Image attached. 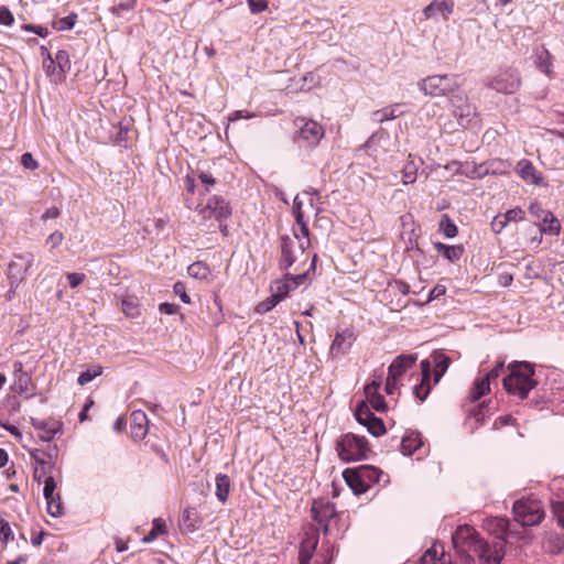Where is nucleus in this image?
I'll use <instances>...</instances> for the list:
<instances>
[{
  "instance_id": "nucleus-1",
  "label": "nucleus",
  "mask_w": 564,
  "mask_h": 564,
  "mask_svg": "<svg viewBox=\"0 0 564 564\" xmlns=\"http://www.w3.org/2000/svg\"><path fill=\"white\" fill-rule=\"evenodd\" d=\"M510 373L503 378V388L509 394L525 399L536 386L533 379L534 369L529 362H513L509 366Z\"/></svg>"
},
{
  "instance_id": "nucleus-2",
  "label": "nucleus",
  "mask_w": 564,
  "mask_h": 564,
  "mask_svg": "<svg viewBox=\"0 0 564 564\" xmlns=\"http://www.w3.org/2000/svg\"><path fill=\"white\" fill-rule=\"evenodd\" d=\"M308 246L310 241L301 240L297 234H293V236H282L279 268L281 270H288L297 262H305L307 260L305 250Z\"/></svg>"
},
{
  "instance_id": "nucleus-3",
  "label": "nucleus",
  "mask_w": 564,
  "mask_h": 564,
  "mask_svg": "<svg viewBox=\"0 0 564 564\" xmlns=\"http://www.w3.org/2000/svg\"><path fill=\"white\" fill-rule=\"evenodd\" d=\"M417 87L426 96L442 97L454 94L459 88V83L454 74L432 75L420 80Z\"/></svg>"
},
{
  "instance_id": "nucleus-4",
  "label": "nucleus",
  "mask_w": 564,
  "mask_h": 564,
  "mask_svg": "<svg viewBox=\"0 0 564 564\" xmlns=\"http://www.w3.org/2000/svg\"><path fill=\"white\" fill-rule=\"evenodd\" d=\"M336 449L339 458L349 463L366 459L369 446L365 437L347 433L337 442Z\"/></svg>"
},
{
  "instance_id": "nucleus-5",
  "label": "nucleus",
  "mask_w": 564,
  "mask_h": 564,
  "mask_svg": "<svg viewBox=\"0 0 564 564\" xmlns=\"http://www.w3.org/2000/svg\"><path fill=\"white\" fill-rule=\"evenodd\" d=\"M512 511L514 519L522 525H536L544 519V511L535 500H517Z\"/></svg>"
},
{
  "instance_id": "nucleus-6",
  "label": "nucleus",
  "mask_w": 564,
  "mask_h": 564,
  "mask_svg": "<svg viewBox=\"0 0 564 564\" xmlns=\"http://www.w3.org/2000/svg\"><path fill=\"white\" fill-rule=\"evenodd\" d=\"M521 85L520 74L516 68L499 70L487 84L488 87L500 94L511 95L518 91Z\"/></svg>"
},
{
  "instance_id": "nucleus-7",
  "label": "nucleus",
  "mask_w": 564,
  "mask_h": 564,
  "mask_svg": "<svg viewBox=\"0 0 564 564\" xmlns=\"http://www.w3.org/2000/svg\"><path fill=\"white\" fill-rule=\"evenodd\" d=\"M34 261V256L31 252L14 254L8 264V279L10 282V293L25 279L28 270Z\"/></svg>"
},
{
  "instance_id": "nucleus-8",
  "label": "nucleus",
  "mask_w": 564,
  "mask_h": 564,
  "mask_svg": "<svg viewBox=\"0 0 564 564\" xmlns=\"http://www.w3.org/2000/svg\"><path fill=\"white\" fill-rule=\"evenodd\" d=\"M484 539L470 525H459L452 535V542L458 554L475 552V544L481 543Z\"/></svg>"
},
{
  "instance_id": "nucleus-9",
  "label": "nucleus",
  "mask_w": 564,
  "mask_h": 564,
  "mask_svg": "<svg viewBox=\"0 0 564 564\" xmlns=\"http://www.w3.org/2000/svg\"><path fill=\"white\" fill-rule=\"evenodd\" d=\"M505 541L487 542L475 544L474 554L478 557L479 564H501L505 556Z\"/></svg>"
},
{
  "instance_id": "nucleus-10",
  "label": "nucleus",
  "mask_w": 564,
  "mask_h": 564,
  "mask_svg": "<svg viewBox=\"0 0 564 564\" xmlns=\"http://www.w3.org/2000/svg\"><path fill=\"white\" fill-rule=\"evenodd\" d=\"M13 384L11 390L26 399L32 398L35 392V386L31 373L25 371L21 361H14L13 365Z\"/></svg>"
},
{
  "instance_id": "nucleus-11",
  "label": "nucleus",
  "mask_w": 564,
  "mask_h": 564,
  "mask_svg": "<svg viewBox=\"0 0 564 564\" xmlns=\"http://www.w3.org/2000/svg\"><path fill=\"white\" fill-rule=\"evenodd\" d=\"M355 416L358 423L366 426L372 436L378 437L386 433L383 421L373 415L365 401L357 405Z\"/></svg>"
},
{
  "instance_id": "nucleus-12",
  "label": "nucleus",
  "mask_w": 564,
  "mask_h": 564,
  "mask_svg": "<svg viewBox=\"0 0 564 564\" xmlns=\"http://www.w3.org/2000/svg\"><path fill=\"white\" fill-rule=\"evenodd\" d=\"M296 124L300 126L299 140L304 147H316L324 137L323 127L315 120L299 119Z\"/></svg>"
},
{
  "instance_id": "nucleus-13",
  "label": "nucleus",
  "mask_w": 564,
  "mask_h": 564,
  "mask_svg": "<svg viewBox=\"0 0 564 564\" xmlns=\"http://www.w3.org/2000/svg\"><path fill=\"white\" fill-rule=\"evenodd\" d=\"M199 214L204 219L214 218L217 221H223L231 215V208L223 197L213 196L199 209Z\"/></svg>"
},
{
  "instance_id": "nucleus-14",
  "label": "nucleus",
  "mask_w": 564,
  "mask_h": 564,
  "mask_svg": "<svg viewBox=\"0 0 564 564\" xmlns=\"http://www.w3.org/2000/svg\"><path fill=\"white\" fill-rule=\"evenodd\" d=\"M451 102L454 107V115L457 118L459 126L466 127L476 115L475 108L467 102L465 96L460 94L453 95L451 97Z\"/></svg>"
},
{
  "instance_id": "nucleus-15",
  "label": "nucleus",
  "mask_w": 564,
  "mask_h": 564,
  "mask_svg": "<svg viewBox=\"0 0 564 564\" xmlns=\"http://www.w3.org/2000/svg\"><path fill=\"white\" fill-rule=\"evenodd\" d=\"M517 173L528 184L546 186L542 173L527 159H522L518 162Z\"/></svg>"
},
{
  "instance_id": "nucleus-16",
  "label": "nucleus",
  "mask_w": 564,
  "mask_h": 564,
  "mask_svg": "<svg viewBox=\"0 0 564 564\" xmlns=\"http://www.w3.org/2000/svg\"><path fill=\"white\" fill-rule=\"evenodd\" d=\"M31 424L35 430L42 432L40 438L44 442H50L56 434L62 433L63 424L56 420H40L31 419Z\"/></svg>"
},
{
  "instance_id": "nucleus-17",
  "label": "nucleus",
  "mask_w": 564,
  "mask_h": 564,
  "mask_svg": "<svg viewBox=\"0 0 564 564\" xmlns=\"http://www.w3.org/2000/svg\"><path fill=\"white\" fill-rule=\"evenodd\" d=\"M336 513L334 505L314 501L312 506L313 519L323 528L324 533L328 532V520Z\"/></svg>"
},
{
  "instance_id": "nucleus-18",
  "label": "nucleus",
  "mask_w": 564,
  "mask_h": 564,
  "mask_svg": "<svg viewBox=\"0 0 564 564\" xmlns=\"http://www.w3.org/2000/svg\"><path fill=\"white\" fill-rule=\"evenodd\" d=\"M30 456L37 466L34 470V480L37 481V484H41L43 477L46 474L52 473V470L55 468V465H51L47 462V457L45 456L44 451L42 448L32 449L30 452Z\"/></svg>"
},
{
  "instance_id": "nucleus-19",
  "label": "nucleus",
  "mask_w": 564,
  "mask_h": 564,
  "mask_svg": "<svg viewBox=\"0 0 564 564\" xmlns=\"http://www.w3.org/2000/svg\"><path fill=\"white\" fill-rule=\"evenodd\" d=\"M343 477L356 495L365 494L367 491L368 484L365 482V477L360 467L345 469Z\"/></svg>"
},
{
  "instance_id": "nucleus-20",
  "label": "nucleus",
  "mask_w": 564,
  "mask_h": 564,
  "mask_svg": "<svg viewBox=\"0 0 564 564\" xmlns=\"http://www.w3.org/2000/svg\"><path fill=\"white\" fill-rule=\"evenodd\" d=\"M422 379L421 383L413 388L414 395L420 400L424 401L430 393V379L432 372V362L429 359L421 361Z\"/></svg>"
},
{
  "instance_id": "nucleus-21",
  "label": "nucleus",
  "mask_w": 564,
  "mask_h": 564,
  "mask_svg": "<svg viewBox=\"0 0 564 564\" xmlns=\"http://www.w3.org/2000/svg\"><path fill=\"white\" fill-rule=\"evenodd\" d=\"M454 9L453 0H433L429 6L423 9L425 19L435 18L441 14L444 19H447L452 14Z\"/></svg>"
},
{
  "instance_id": "nucleus-22",
  "label": "nucleus",
  "mask_w": 564,
  "mask_h": 564,
  "mask_svg": "<svg viewBox=\"0 0 564 564\" xmlns=\"http://www.w3.org/2000/svg\"><path fill=\"white\" fill-rule=\"evenodd\" d=\"M354 340V333L349 329L337 333L330 346V354L333 356L346 354L351 347Z\"/></svg>"
},
{
  "instance_id": "nucleus-23",
  "label": "nucleus",
  "mask_w": 564,
  "mask_h": 564,
  "mask_svg": "<svg viewBox=\"0 0 564 564\" xmlns=\"http://www.w3.org/2000/svg\"><path fill=\"white\" fill-rule=\"evenodd\" d=\"M131 436L134 440H143L148 433L149 420L147 414L141 410L131 413Z\"/></svg>"
},
{
  "instance_id": "nucleus-24",
  "label": "nucleus",
  "mask_w": 564,
  "mask_h": 564,
  "mask_svg": "<svg viewBox=\"0 0 564 564\" xmlns=\"http://www.w3.org/2000/svg\"><path fill=\"white\" fill-rule=\"evenodd\" d=\"M416 355H400L389 366L388 373L391 378L399 379L402 375L414 366Z\"/></svg>"
},
{
  "instance_id": "nucleus-25",
  "label": "nucleus",
  "mask_w": 564,
  "mask_h": 564,
  "mask_svg": "<svg viewBox=\"0 0 564 564\" xmlns=\"http://www.w3.org/2000/svg\"><path fill=\"white\" fill-rule=\"evenodd\" d=\"M402 104L397 102L391 106L371 112V120L377 123H383L393 120L403 115L401 110Z\"/></svg>"
},
{
  "instance_id": "nucleus-26",
  "label": "nucleus",
  "mask_w": 564,
  "mask_h": 564,
  "mask_svg": "<svg viewBox=\"0 0 564 564\" xmlns=\"http://www.w3.org/2000/svg\"><path fill=\"white\" fill-rule=\"evenodd\" d=\"M485 528L490 534L496 535L499 541H503L509 528V521L505 518H491L486 521Z\"/></svg>"
},
{
  "instance_id": "nucleus-27",
  "label": "nucleus",
  "mask_w": 564,
  "mask_h": 564,
  "mask_svg": "<svg viewBox=\"0 0 564 564\" xmlns=\"http://www.w3.org/2000/svg\"><path fill=\"white\" fill-rule=\"evenodd\" d=\"M423 445L421 434L417 432H411L403 436L401 440V452L403 455H412Z\"/></svg>"
},
{
  "instance_id": "nucleus-28",
  "label": "nucleus",
  "mask_w": 564,
  "mask_h": 564,
  "mask_svg": "<svg viewBox=\"0 0 564 564\" xmlns=\"http://www.w3.org/2000/svg\"><path fill=\"white\" fill-rule=\"evenodd\" d=\"M432 362L434 365V382L438 383L443 375L446 372L451 359L443 352H434L432 355Z\"/></svg>"
},
{
  "instance_id": "nucleus-29",
  "label": "nucleus",
  "mask_w": 564,
  "mask_h": 564,
  "mask_svg": "<svg viewBox=\"0 0 564 564\" xmlns=\"http://www.w3.org/2000/svg\"><path fill=\"white\" fill-rule=\"evenodd\" d=\"M420 564H445L443 546L433 544L422 555Z\"/></svg>"
},
{
  "instance_id": "nucleus-30",
  "label": "nucleus",
  "mask_w": 564,
  "mask_h": 564,
  "mask_svg": "<svg viewBox=\"0 0 564 564\" xmlns=\"http://www.w3.org/2000/svg\"><path fill=\"white\" fill-rule=\"evenodd\" d=\"M53 59L58 68L56 80H63L65 75L70 70L69 54L64 50H59Z\"/></svg>"
},
{
  "instance_id": "nucleus-31",
  "label": "nucleus",
  "mask_w": 564,
  "mask_h": 564,
  "mask_svg": "<svg viewBox=\"0 0 564 564\" xmlns=\"http://www.w3.org/2000/svg\"><path fill=\"white\" fill-rule=\"evenodd\" d=\"M217 499L225 503L229 496L230 478L225 474H218L215 479Z\"/></svg>"
},
{
  "instance_id": "nucleus-32",
  "label": "nucleus",
  "mask_w": 564,
  "mask_h": 564,
  "mask_svg": "<svg viewBox=\"0 0 564 564\" xmlns=\"http://www.w3.org/2000/svg\"><path fill=\"white\" fill-rule=\"evenodd\" d=\"M182 527L187 532L196 531L198 525V512L195 508H186L182 513Z\"/></svg>"
},
{
  "instance_id": "nucleus-33",
  "label": "nucleus",
  "mask_w": 564,
  "mask_h": 564,
  "mask_svg": "<svg viewBox=\"0 0 564 564\" xmlns=\"http://www.w3.org/2000/svg\"><path fill=\"white\" fill-rule=\"evenodd\" d=\"M378 391L379 390H375V388H365L366 399L373 410L384 412L387 410V403L384 398Z\"/></svg>"
},
{
  "instance_id": "nucleus-34",
  "label": "nucleus",
  "mask_w": 564,
  "mask_h": 564,
  "mask_svg": "<svg viewBox=\"0 0 564 564\" xmlns=\"http://www.w3.org/2000/svg\"><path fill=\"white\" fill-rule=\"evenodd\" d=\"M435 248L449 261L458 260L464 253V248L462 246H447L438 242L435 243Z\"/></svg>"
},
{
  "instance_id": "nucleus-35",
  "label": "nucleus",
  "mask_w": 564,
  "mask_h": 564,
  "mask_svg": "<svg viewBox=\"0 0 564 564\" xmlns=\"http://www.w3.org/2000/svg\"><path fill=\"white\" fill-rule=\"evenodd\" d=\"M560 230L561 224L558 219L551 212L545 214L541 225V232L556 236L560 234Z\"/></svg>"
},
{
  "instance_id": "nucleus-36",
  "label": "nucleus",
  "mask_w": 564,
  "mask_h": 564,
  "mask_svg": "<svg viewBox=\"0 0 564 564\" xmlns=\"http://www.w3.org/2000/svg\"><path fill=\"white\" fill-rule=\"evenodd\" d=\"M41 51H42V56H44L43 67L46 72V75L50 76L52 78V80L57 82L56 74L58 72V68H57L53 57L51 56V53L44 46L41 47Z\"/></svg>"
},
{
  "instance_id": "nucleus-37",
  "label": "nucleus",
  "mask_w": 564,
  "mask_h": 564,
  "mask_svg": "<svg viewBox=\"0 0 564 564\" xmlns=\"http://www.w3.org/2000/svg\"><path fill=\"white\" fill-rule=\"evenodd\" d=\"M122 312L127 317L134 318L140 315V307L135 297H127L121 301Z\"/></svg>"
},
{
  "instance_id": "nucleus-38",
  "label": "nucleus",
  "mask_w": 564,
  "mask_h": 564,
  "mask_svg": "<svg viewBox=\"0 0 564 564\" xmlns=\"http://www.w3.org/2000/svg\"><path fill=\"white\" fill-rule=\"evenodd\" d=\"M490 390V382L488 378H481L475 381L474 388L471 390L470 398L473 401L479 400L482 395H485Z\"/></svg>"
},
{
  "instance_id": "nucleus-39",
  "label": "nucleus",
  "mask_w": 564,
  "mask_h": 564,
  "mask_svg": "<svg viewBox=\"0 0 564 564\" xmlns=\"http://www.w3.org/2000/svg\"><path fill=\"white\" fill-rule=\"evenodd\" d=\"M46 510L47 513L54 518L63 514L64 508L58 492L55 496H52V499L46 500Z\"/></svg>"
},
{
  "instance_id": "nucleus-40",
  "label": "nucleus",
  "mask_w": 564,
  "mask_h": 564,
  "mask_svg": "<svg viewBox=\"0 0 564 564\" xmlns=\"http://www.w3.org/2000/svg\"><path fill=\"white\" fill-rule=\"evenodd\" d=\"M291 290H293V289L290 284V281L286 280L285 276H284V280L275 281L274 284L271 285L272 293L275 294L281 301L284 300L289 295V292Z\"/></svg>"
},
{
  "instance_id": "nucleus-41",
  "label": "nucleus",
  "mask_w": 564,
  "mask_h": 564,
  "mask_svg": "<svg viewBox=\"0 0 564 564\" xmlns=\"http://www.w3.org/2000/svg\"><path fill=\"white\" fill-rule=\"evenodd\" d=\"M102 373V368L100 366H94L83 371L77 378V382L79 386H85L93 381L96 377Z\"/></svg>"
},
{
  "instance_id": "nucleus-42",
  "label": "nucleus",
  "mask_w": 564,
  "mask_h": 564,
  "mask_svg": "<svg viewBox=\"0 0 564 564\" xmlns=\"http://www.w3.org/2000/svg\"><path fill=\"white\" fill-rule=\"evenodd\" d=\"M280 302L281 300L275 294L272 293L271 296L263 300L257 305L256 312L259 314H265L270 312L272 308H274Z\"/></svg>"
},
{
  "instance_id": "nucleus-43",
  "label": "nucleus",
  "mask_w": 564,
  "mask_h": 564,
  "mask_svg": "<svg viewBox=\"0 0 564 564\" xmlns=\"http://www.w3.org/2000/svg\"><path fill=\"white\" fill-rule=\"evenodd\" d=\"M166 532L165 523L161 519H155L153 521V528L149 532L148 535H145L142 541L144 543L152 542L159 534H164Z\"/></svg>"
},
{
  "instance_id": "nucleus-44",
  "label": "nucleus",
  "mask_w": 564,
  "mask_h": 564,
  "mask_svg": "<svg viewBox=\"0 0 564 564\" xmlns=\"http://www.w3.org/2000/svg\"><path fill=\"white\" fill-rule=\"evenodd\" d=\"M187 272L192 278L205 279L208 275V268L203 262H194L187 268Z\"/></svg>"
},
{
  "instance_id": "nucleus-45",
  "label": "nucleus",
  "mask_w": 564,
  "mask_h": 564,
  "mask_svg": "<svg viewBox=\"0 0 564 564\" xmlns=\"http://www.w3.org/2000/svg\"><path fill=\"white\" fill-rule=\"evenodd\" d=\"M440 226L446 238H454L457 235V226L449 219L447 215L442 216Z\"/></svg>"
},
{
  "instance_id": "nucleus-46",
  "label": "nucleus",
  "mask_w": 564,
  "mask_h": 564,
  "mask_svg": "<svg viewBox=\"0 0 564 564\" xmlns=\"http://www.w3.org/2000/svg\"><path fill=\"white\" fill-rule=\"evenodd\" d=\"M536 66L541 72L550 74L552 63L551 55L546 50H543L541 53L538 54Z\"/></svg>"
},
{
  "instance_id": "nucleus-47",
  "label": "nucleus",
  "mask_w": 564,
  "mask_h": 564,
  "mask_svg": "<svg viewBox=\"0 0 564 564\" xmlns=\"http://www.w3.org/2000/svg\"><path fill=\"white\" fill-rule=\"evenodd\" d=\"M362 474H364V477H365V482L367 481H380V476L382 475V471L379 470L378 468L373 467V466H368V465H365V466H361L360 467Z\"/></svg>"
},
{
  "instance_id": "nucleus-48",
  "label": "nucleus",
  "mask_w": 564,
  "mask_h": 564,
  "mask_svg": "<svg viewBox=\"0 0 564 564\" xmlns=\"http://www.w3.org/2000/svg\"><path fill=\"white\" fill-rule=\"evenodd\" d=\"M416 166L413 162H409L403 167L402 181L404 184H412L416 180Z\"/></svg>"
},
{
  "instance_id": "nucleus-49",
  "label": "nucleus",
  "mask_w": 564,
  "mask_h": 564,
  "mask_svg": "<svg viewBox=\"0 0 564 564\" xmlns=\"http://www.w3.org/2000/svg\"><path fill=\"white\" fill-rule=\"evenodd\" d=\"M76 18V14H69L67 17L61 18L54 23V26L58 31L70 30L75 25Z\"/></svg>"
},
{
  "instance_id": "nucleus-50",
  "label": "nucleus",
  "mask_w": 564,
  "mask_h": 564,
  "mask_svg": "<svg viewBox=\"0 0 564 564\" xmlns=\"http://www.w3.org/2000/svg\"><path fill=\"white\" fill-rule=\"evenodd\" d=\"M44 488H43V496L45 500L52 499V496H55L57 492H55L56 489V482L53 476H47L44 479Z\"/></svg>"
},
{
  "instance_id": "nucleus-51",
  "label": "nucleus",
  "mask_w": 564,
  "mask_h": 564,
  "mask_svg": "<svg viewBox=\"0 0 564 564\" xmlns=\"http://www.w3.org/2000/svg\"><path fill=\"white\" fill-rule=\"evenodd\" d=\"M552 512L557 523L564 529V499L552 502Z\"/></svg>"
},
{
  "instance_id": "nucleus-52",
  "label": "nucleus",
  "mask_w": 564,
  "mask_h": 564,
  "mask_svg": "<svg viewBox=\"0 0 564 564\" xmlns=\"http://www.w3.org/2000/svg\"><path fill=\"white\" fill-rule=\"evenodd\" d=\"M12 539V530L9 522L0 518V540L8 543Z\"/></svg>"
},
{
  "instance_id": "nucleus-53",
  "label": "nucleus",
  "mask_w": 564,
  "mask_h": 564,
  "mask_svg": "<svg viewBox=\"0 0 564 564\" xmlns=\"http://www.w3.org/2000/svg\"><path fill=\"white\" fill-rule=\"evenodd\" d=\"M307 275H308V272H303V273H299V274L286 273L285 278H286V280L292 282V284H291L292 289H296L297 286L305 283V281L307 280Z\"/></svg>"
},
{
  "instance_id": "nucleus-54",
  "label": "nucleus",
  "mask_w": 564,
  "mask_h": 564,
  "mask_svg": "<svg viewBox=\"0 0 564 564\" xmlns=\"http://www.w3.org/2000/svg\"><path fill=\"white\" fill-rule=\"evenodd\" d=\"M316 545H317V540L314 542V544L311 549H307L305 546L301 547L300 555H299L300 564H310V561L313 556V551L315 550Z\"/></svg>"
},
{
  "instance_id": "nucleus-55",
  "label": "nucleus",
  "mask_w": 564,
  "mask_h": 564,
  "mask_svg": "<svg viewBox=\"0 0 564 564\" xmlns=\"http://www.w3.org/2000/svg\"><path fill=\"white\" fill-rule=\"evenodd\" d=\"M529 213L535 217V218H539V219H542L544 218L545 214H549L550 210H545L542 208L541 204L538 203V202H533L530 204L529 206Z\"/></svg>"
},
{
  "instance_id": "nucleus-56",
  "label": "nucleus",
  "mask_w": 564,
  "mask_h": 564,
  "mask_svg": "<svg viewBox=\"0 0 564 564\" xmlns=\"http://www.w3.org/2000/svg\"><path fill=\"white\" fill-rule=\"evenodd\" d=\"M247 3L252 13H260L268 8L265 0H247Z\"/></svg>"
},
{
  "instance_id": "nucleus-57",
  "label": "nucleus",
  "mask_w": 564,
  "mask_h": 564,
  "mask_svg": "<svg viewBox=\"0 0 564 564\" xmlns=\"http://www.w3.org/2000/svg\"><path fill=\"white\" fill-rule=\"evenodd\" d=\"M21 163L25 169L31 170V171H34L39 167L37 162L34 160L33 155L29 152L22 154Z\"/></svg>"
},
{
  "instance_id": "nucleus-58",
  "label": "nucleus",
  "mask_w": 564,
  "mask_h": 564,
  "mask_svg": "<svg viewBox=\"0 0 564 564\" xmlns=\"http://www.w3.org/2000/svg\"><path fill=\"white\" fill-rule=\"evenodd\" d=\"M14 18L12 12L7 7L0 8V24L9 26L13 23Z\"/></svg>"
},
{
  "instance_id": "nucleus-59",
  "label": "nucleus",
  "mask_w": 564,
  "mask_h": 564,
  "mask_svg": "<svg viewBox=\"0 0 564 564\" xmlns=\"http://www.w3.org/2000/svg\"><path fill=\"white\" fill-rule=\"evenodd\" d=\"M44 451L45 456L47 457V462L51 465H56V459L58 456V448L57 445H51L48 444L47 447Z\"/></svg>"
},
{
  "instance_id": "nucleus-60",
  "label": "nucleus",
  "mask_w": 564,
  "mask_h": 564,
  "mask_svg": "<svg viewBox=\"0 0 564 564\" xmlns=\"http://www.w3.org/2000/svg\"><path fill=\"white\" fill-rule=\"evenodd\" d=\"M173 290H174V293L181 297L182 302H184L186 304L191 303V297L186 293L184 283L176 282L173 286Z\"/></svg>"
},
{
  "instance_id": "nucleus-61",
  "label": "nucleus",
  "mask_w": 564,
  "mask_h": 564,
  "mask_svg": "<svg viewBox=\"0 0 564 564\" xmlns=\"http://www.w3.org/2000/svg\"><path fill=\"white\" fill-rule=\"evenodd\" d=\"M524 212L521 208H513L508 210L503 218L508 221H517L523 219Z\"/></svg>"
},
{
  "instance_id": "nucleus-62",
  "label": "nucleus",
  "mask_w": 564,
  "mask_h": 564,
  "mask_svg": "<svg viewBox=\"0 0 564 564\" xmlns=\"http://www.w3.org/2000/svg\"><path fill=\"white\" fill-rule=\"evenodd\" d=\"M302 206H303V202L300 199L299 196H296L293 202V214H294L296 223H302V219H304Z\"/></svg>"
},
{
  "instance_id": "nucleus-63",
  "label": "nucleus",
  "mask_w": 564,
  "mask_h": 564,
  "mask_svg": "<svg viewBox=\"0 0 564 564\" xmlns=\"http://www.w3.org/2000/svg\"><path fill=\"white\" fill-rule=\"evenodd\" d=\"M64 239V236L61 231H54L53 234H51L47 239H46V243L51 246V248H56L57 246H59L62 243Z\"/></svg>"
},
{
  "instance_id": "nucleus-64",
  "label": "nucleus",
  "mask_w": 564,
  "mask_h": 564,
  "mask_svg": "<svg viewBox=\"0 0 564 564\" xmlns=\"http://www.w3.org/2000/svg\"><path fill=\"white\" fill-rule=\"evenodd\" d=\"M67 280H68V283H69V286L75 289L77 288L79 284L83 283V281L85 280V274L83 273H69L67 275Z\"/></svg>"
}]
</instances>
